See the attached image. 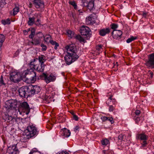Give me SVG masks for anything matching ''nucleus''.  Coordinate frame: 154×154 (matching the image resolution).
Returning <instances> with one entry per match:
<instances>
[{
  "label": "nucleus",
  "mask_w": 154,
  "mask_h": 154,
  "mask_svg": "<svg viewBox=\"0 0 154 154\" xmlns=\"http://www.w3.org/2000/svg\"><path fill=\"white\" fill-rule=\"evenodd\" d=\"M17 100L11 99L6 102L5 106L7 109H12L16 108L17 107Z\"/></svg>",
  "instance_id": "6e6552de"
},
{
  "label": "nucleus",
  "mask_w": 154,
  "mask_h": 154,
  "mask_svg": "<svg viewBox=\"0 0 154 154\" xmlns=\"http://www.w3.org/2000/svg\"><path fill=\"white\" fill-rule=\"evenodd\" d=\"M26 134L27 138L33 137L38 134V131L35 125L33 124H29L25 131Z\"/></svg>",
  "instance_id": "20e7f679"
},
{
  "label": "nucleus",
  "mask_w": 154,
  "mask_h": 154,
  "mask_svg": "<svg viewBox=\"0 0 154 154\" xmlns=\"http://www.w3.org/2000/svg\"><path fill=\"white\" fill-rule=\"evenodd\" d=\"M140 113V112L139 110H137L135 112L136 116H138Z\"/></svg>",
  "instance_id": "603ef678"
},
{
  "label": "nucleus",
  "mask_w": 154,
  "mask_h": 154,
  "mask_svg": "<svg viewBox=\"0 0 154 154\" xmlns=\"http://www.w3.org/2000/svg\"><path fill=\"white\" fill-rule=\"evenodd\" d=\"M41 90L40 87L32 85L23 86L19 88L18 92L21 97L27 98L38 94Z\"/></svg>",
  "instance_id": "f03ea898"
},
{
  "label": "nucleus",
  "mask_w": 154,
  "mask_h": 154,
  "mask_svg": "<svg viewBox=\"0 0 154 154\" xmlns=\"http://www.w3.org/2000/svg\"><path fill=\"white\" fill-rule=\"evenodd\" d=\"M37 35L38 38L35 37L32 39V41L31 42L28 41L29 42L27 43V45H30L29 44L31 43L32 45L35 46L39 45L41 42V38H42L44 35L42 32H38L37 33Z\"/></svg>",
  "instance_id": "0eeeda50"
},
{
  "label": "nucleus",
  "mask_w": 154,
  "mask_h": 154,
  "mask_svg": "<svg viewBox=\"0 0 154 154\" xmlns=\"http://www.w3.org/2000/svg\"><path fill=\"white\" fill-rule=\"evenodd\" d=\"M5 115L6 116H7V117L6 118L7 119V120L8 122H10L12 120L14 121V120L16 121V118L13 117L11 116H9L8 115L7 116L6 114H5Z\"/></svg>",
  "instance_id": "2f4dec72"
},
{
  "label": "nucleus",
  "mask_w": 154,
  "mask_h": 154,
  "mask_svg": "<svg viewBox=\"0 0 154 154\" xmlns=\"http://www.w3.org/2000/svg\"><path fill=\"white\" fill-rule=\"evenodd\" d=\"M67 54L64 57V60L66 64L69 65L76 61L79 57L77 54V50L75 45L71 44L66 45L65 47Z\"/></svg>",
  "instance_id": "f257e3e1"
},
{
  "label": "nucleus",
  "mask_w": 154,
  "mask_h": 154,
  "mask_svg": "<svg viewBox=\"0 0 154 154\" xmlns=\"http://www.w3.org/2000/svg\"><path fill=\"white\" fill-rule=\"evenodd\" d=\"M57 154H69L66 151H62L60 153H58Z\"/></svg>",
  "instance_id": "5fc2aeb1"
},
{
  "label": "nucleus",
  "mask_w": 154,
  "mask_h": 154,
  "mask_svg": "<svg viewBox=\"0 0 154 154\" xmlns=\"http://www.w3.org/2000/svg\"><path fill=\"white\" fill-rule=\"evenodd\" d=\"M112 35L115 39H119L120 38L122 35V32L120 30H113L112 33Z\"/></svg>",
  "instance_id": "dca6fc26"
},
{
  "label": "nucleus",
  "mask_w": 154,
  "mask_h": 154,
  "mask_svg": "<svg viewBox=\"0 0 154 154\" xmlns=\"http://www.w3.org/2000/svg\"><path fill=\"white\" fill-rule=\"evenodd\" d=\"M79 8H78V9L77 10H78V12H79V14H81L82 13H83V12H84V11L82 9H79Z\"/></svg>",
  "instance_id": "49530a36"
},
{
  "label": "nucleus",
  "mask_w": 154,
  "mask_h": 154,
  "mask_svg": "<svg viewBox=\"0 0 154 154\" xmlns=\"http://www.w3.org/2000/svg\"><path fill=\"white\" fill-rule=\"evenodd\" d=\"M24 76L26 77L27 79H29L32 82H34L36 80V73L33 69L31 68L29 69H27L26 71L24 72Z\"/></svg>",
  "instance_id": "39448f33"
},
{
  "label": "nucleus",
  "mask_w": 154,
  "mask_h": 154,
  "mask_svg": "<svg viewBox=\"0 0 154 154\" xmlns=\"http://www.w3.org/2000/svg\"><path fill=\"white\" fill-rule=\"evenodd\" d=\"M101 119L104 122L107 120L108 119V117L106 116H103L101 118Z\"/></svg>",
  "instance_id": "c03bdc74"
},
{
  "label": "nucleus",
  "mask_w": 154,
  "mask_h": 154,
  "mask_svg": "<svg viewBox=\"0 0 154 154\" xmlns=\"http://www.w3.org/2000/svg\"><path fill=\"white\" fill-rule=\"evenodd\" d=\"M68 3L69 4L72 5L73 7L76 10H78V7H77V5L74 1H69Z\"/></svg>",
  "instance_id": "a878e982"
},
{
  "label": "nucleus",
  "mask_w": 154,
  "mask_h": 154,
  "mask_svg": "<svg viewBox=\"0 0 154 154\" xmlns=\"http://www.w3.org/2000/svg\"><path fill=\"white\" fill-rule=\"evenodd\" d=\"M6 85L4 82L3 76L2 75L0 78V87L5 86Z\"/></svg>",
  "instance_id": "c85d7f7f"
},
{
  "label": "nucleus",
  "mask_w": 154,
  "mask_h": 154,
  "mask_svg": "<svg viewBox=\"0 0 154 154\" xmlns=\"http://www.w3.org/2000/svg\"><path fill=\"white\" fill-rule=\"evenodd\" d=\"M10 79L12 82L14 83H18L22 79L20 73L15 72L10 74Z\"/></svg>",
  "instance_id": "423d86ee"
},
{
  "label": "nucleus",
  "mask_w": 154,
  "mask_h": 154,
  "mask_svg": "<svg viewBox=\"0 0 154 154\" xmlns=\"http://www.w3.org/2000/svg\"><path fill=\"white\" fill-rule=\"evenodd\" d=\"M60 134L62 136H64V137H68L70 136L71 133L70 131L66 128H64L62 129L60 132Z\"/></svg>",
  "instance_id": "f3484780"
},
{
  "label": "nucleus",
  "mask_w": 154,
  "mask_h": 154,
  "mask_svg": "<svg viewBox=\"0 0 154 154\" xmlns=\"http://www.w3.org/2000/svg\"><path fill=\"white\" fill-rule=\"evenodd\" d=\"M1 5H5L6 4V3L5 2V0H1Z\"/></svg>",
  "instance_id": "864d4df0"
},
{
  "label": "nucleus",
  "mask_w": 154,
  "mask_h": 154,
  "mask_svg": "<svg viewBox=\"0 0 154 154\" xmlns=\"http://www.w3.org/2000/svg\"><path fill=\"white\" fill-rule=\"evenodd\" d=\"M107 120L110 121L111 124L113 123V118L112 117H108V119Z\"/></svg>",
  "instance_id": "a18cd8bd"
},
{
  "label": "nucleus",
  "mask_w": 154,
  "mask_h": 154,
  "mask_svg": "<svg viewBox=\"0 0 154 154\" xmlns=\"http://www.w3.org/2000/svg\"><path fill=\"white\" fill-rule=\"evenodd\" d=\"M110 32L109 28H103L101 29L99 31V34L102 36H104L106 34H108Z\"/></svg>",
  "instance_id": "aec40b11"
},
{
  "label": "nucleus",
  "mask_w": 154,
  "mask_h": 154,
  "mask_svg": "<svg viewBox=\"0 0 154 154\" xmlns=\"http://www.w3.org/2000/svg\"><path fill=\"white\" fill-rule=\"evenodd\" d=\"M74 119L75 121H78V116L75 114H74L73 116Z\"/></svg>",
  "instance_id": "8fccbe9b"
},
{
  "label": "nucleus",
  "mask_w": 154,
  "mask_h": 154,
  "mask_svg": "<svg viewBox=\"0 0 154 154\" xmlns=\"http://www.w3.org/2000/svg\"><path fill=\"white\" fill-rule=\"evenodd\" d=\"M33 4L35 7L42 10L45 7L44 0H33Z\"/></svg>",
  "instance_id": "ddd939ff"
},
{
  "label": "nucleus",
  "mask_w": 154,
  "mask_h": 154,
  "mask_svg": "<svg viewBox=\"0 0 154 154\" xmlns=\"http://www.w3.org/2000/svg\"><path fill=\"white\" fill-rule=\"evenodd\" d=\"M30 108L29 105L26 102H23L20 103L19 108V111L22 110V111L25 113L26 115H28L30 112Z\"/></svg>",
  "instance_id": "1a4fd4ad"
},
{
  "label": "nucleus",
  "mask_w": 154,
  "mask_h": 154,
  "mask_svg": "<svg viewBox=\"0 0 154 154\" xmlns=\"http://www.w3.org/2000/svg\"><path fill=\"white\" fill-rule=\"evenodd\" d=\"M41 47L42 48V51H46L47 48V46L44 45L43 43H42L41 45Z\"/></svg>",
  "instance_id": "ea45409f"
},
{
  "label": "nucleus",
  "mask_w": 154,
  "mask_h": 154,
  "mask_svg": "<svg viewBox=\"0 0 154 154\" xmlns=\"http://www.w3.org/2000/svg\"><path fill=\"white\" fill-rule=\"evenodd\" d=\"M28 25L30 26H32L34 24H35V21L34 19V18L32 17H29V20L28 22Z\"/></svg>",
  "instance_id": "5701e85b"
},
{
  "label": "nucleus",
  "mask_w": 154,
  "mask_h": 154,
  "mask_svg": "<svg viewBox=\"0 0 154 154\" xmlns=\"http://www.w3.org/2000/svg\"><path fill=\"white\" fill-rule=\"evenodd\" d=\"M115 109V107L112 105H109V111L110 112L112 111Z\"/></svg>",
  "instance_id": "37998d69"
},
{
  "label": "nucleus",
  "mask_w": 154,
  "mask_h": 154,
  "mask_svg": "<svg viewBox=\"0 0 154 154\" xmlns=\"http://www.w3.org/2000/svg\"><path fill=\"white\" fill-rule=\"evenodd\" d=\"M66 33L68 37L70 38H72L74 36V32L70 30H67Z\"/></svg>",
  "instance_id": "cd10ccee"
},
{
  "label": "nucleus",
  "mask_w": 154,
  "mask_h": 154,
  "mask_svg": "<svg viewBox=\"0 0 154 154\" xmlns=\"http://www.w3.org/2000/svg\"><path fill=\"white\" fill-rule=\"evenodd\" d=\"M41 64H44V62L46 60L45 57V56L41 55L39 56L38 58V60Z\"/></svg>",
  "instance_id": "4be33fe9"
},
{
  "label": "nucleus",
  "mask_w": 154,
  "mask_h": 154,
  "mask_svg": "<svg viewBox=\"0 0 154 154\" xmlns=\"http://www.w3.org/2000/svg\"><path fill=\"white\" fill-rule=\"evenodd\" d=\"M148 60L145 64L148 67L154 69V53H152L148 55Z\"/></svg>",
  "instance_id": "9d476101"
},
{
  "label": "nucleus",
  "mask_w": 154,
  "mask_h": 154,
  "mask_svg": "<svg viewBox=\"0 0 154 154\" xmlns=\"http://www.w3.org/2000/svg\"><path fill=\"white\" fill-rule=\"evenodd\" d=\"M90 29L88 27L83 26L80 29V32L82 35L89 36Z\"/></svg>",
  "instance_id": "4468645a"
},
{
  "label": "nucleus",
  "mask_w": 154,
  "mask_h": 154,
  "mask_svg": "<svg viewBox=\"0 0 154 154\" xmlns=\"http://www.w3.org/2000/svg\"><path fill=\"white\" fill-rule=\"evenodd\" d=\"M38 150L35 148H33L32 149L29 154H34L35 153L37 152Z\"/></svg>",
  "instance_id": "a19ab883"
},
{
  "label": "nucleus",
  "mask_w": 154,
  "mask_h": 154,
  "mask_svg": "<svg viewBox=\"0 0 154 154\" xmlns=\"http://www.w3.org/2000/svg\"><path fill=\"white\" fill-rule=\"evenodd\" d=\"M33 17L34 18L35 20L36 19L35 21V25L37 26H39L41 24V18L42 17V15L41 13H35L33 14Z\"/></svg>",
  "instance_id": "2eb2a0df"
},
{
  "label": "nucleus",
  "mask_w": 154,
  "mask_h": 154,
  "mask_svg": "<svg viewBox=\"0 0 154 154\" xmlns=\"http://www.w3.org/2000/svg\"><path fill=\"white\" fill-rule=\"evenodd\" d=\"M134 120H135L136 122L137 123V122L139 121L140 120V119L138 117H135L134 118Z\"/></svg>",
  "instance_id": "6e6d98bb"
},
{
  "label": "nucleus",
  "mask_w": 154,
  "mask_h": 154,
  "mask_svg": "<svg viewBox=\"0 0 154 154\" xmlns=\"http://www.w3.org/2000/svg\"><path fill=\"white\" fill-rule=\"evenodd\" d=\"M52 45H54V48L55 50L57 49L58 47L59 46V45L58 43L56 42L54 40H50L49 42Z\"/></svg>",
  "instance_id": "393cba45"
},
{
  "label": "nucleus",
  "mask_w": 154,
  "mask_h": 154,
  "mask_svg": "<svg viewBox=\"0 0 154 154\" xmlns=\"http://www.w3.org/2000/svg\"><path fill=\"white\" fill-rule=\"evenodd\" d=\"M38 58L31 60L29 65L31 69H35L38 72H42L44 70L45 66L44 64H40L37 66Z\"/></svg>",
  "instance_id": "7ed1b4c3"
},
{
  "label": "nucleus",
  "mask_w": 154,
  "mask_h": 154,
  "mask_svg": "<svg viewBox=\"0 0 154 154\" xmlns=\"http://www.w3.org/2000/svg\"><path fill=\"white\" fill-rule=\"evenodd\" d=\"M13 14L14 16L16 15L17 13L19 11V8L17 6H16L13 10Z\"/></svg>",
  "instance_id": "bb28decb"
},
{
  "label": "nucleus",
  "mask_w": 154,
  "mask_h": 154,
  "mask_svg": "<svg viewBox=\"0 0 154 154\" xmlns=\"http://www.w3.org/2000/svg\"><path fill=\"white\" fill-rule=\"evenodd\" d=\"M35 31L34 30H31V33L29 35V38H33L35 35Z\"/></svg>",
  "instance_id": "58836bf2"
},
{
  "label": "nucleus",
  "mask_w": 154,
  "mask_h": 154,
  "mask_svg": "<svg viewBox=\"0 0 154 154\" xmlns=\"http://www.w3.org/2000/svg\"><path fill=\"white\" fill-rule=\"evenodd\" d=\"M71 114H72V115L73 116L74 114H75L74 112H71Z\"/></svg>",
  "instance_id": "e2e57ef3"
},
{
  "label": "nucleus",
  "mask_w": 154,
  "mask_h": 154,
  "mask_svg": "<svg viewBox=\"0 0 154 154\" xmlns=\"http://www.w3.org/2000/svg\"><path fill=\"white\" fill-rule=\"evenodd\" d=\"M5 39V37L4 35L2 34H0V44L2 45Z\"/></svg>",
  "instance_id": "f704fd0d"
},
{
  "label": "nucleus",
  "mask_w": 154,
  "mask_h": 154,
  "mask_svg": "<svg viewBox=\"0 0 154 154\" xmlns=\"http://www.w3.org/2000/svg\"><path fill=\"white\" fill-rule=\"evenodd\" d=\"M41 77L42 79H44L47 84L51 82L54 81L56 79L55 75L52 74L48 76L46 74L43 73L41 76Z\"/></svg>",
  "instance_id": "9b49d317"
},
{
  "label": "nucleus",
  "mask_w": 154,
  "mask_h": 154,
  "mask_svg": "<svg viewBox=\"0 0 154 154\" xmlns=\"http://www.w3.org/2000/svg\"><path fill=\"white\" fill-rule=\"evenodd\" d=\"M141 14L143 17H146L147 14V13L143 12Z\"/></svg>",
  "instance_id": "3c124183"
},
{
  "label": "nucleus",
  "mask_w": 154,
  "mask_h": 154,
  "mask_svg": "<svg viewBox=\"0 0 154 154\" xmlns=\"http://www.w3.org/2000/svg\"><path fill=\"white\" fill-rule=\"evenodd\" d=\"M124 135L122 134L119 135L118 136V139L119 140H122L123 139Z\"/></svg>",
  "instance_id": "09e8293b"
},
{
  "label": "nucleus",
  "mask_w": 154,
  "mask_h": 154,
  "mask_svg": "<svg viewBox=\"0 0 154 154\" xmlns=\"http://www.w3.org/2000/svg\"><path fill=\"white\" fill-rule=\"evenodd\" d=\"M79 126L78 125L76 126L74 128V130L76 132L77 131H79Z\"/></svg>",
  "instance_id": "de8ad7c7"
},
{
  "label": "nucleus",
  "mask_w": 154,
  "mask_h": 154,
  "mask_svg": "<svg viewBox=\"0 0 154 154\" xmlns=\"http://www.w3.org/2000/svg\"><path fill=\"white\" fill-rule=\"evenodd\" d=\"M101 143L102 145L106 146L109 143V141L107 139H105L101 140Z\"/></svg>",
  "instance_id": "473e14b6"
},
{
  "label": "nucleus",
  "mask_w": 154,
  "mask_h": 154,
  "mask_svg": "<svg viewBox=\"0 0 154 154\" xmlns=\"http://www.w3.org/2000/svg\"><path fill=\"white\" fill-rule=\"evenodd\" d=\"M109 151L108 150L107 151H106L105 150H103V153H104V154H107L109 153Z\"/></svg>",
  "instance_id": "13d9d810"
},
{
  "label": "nucleus",
  "mask_w": 154,
  "mask_h": 154,
  "mask_svg": "<svg viewBox=\"0 0 154 154\" xmlns=\"http://www.w3.org/2000/svg\"><path fill=\"white\" fill-rule=\"evenodd\" d=\"M112 96H111L107 100L106 102V104L108 105H109L112 104H114L116 103V100L114 98H112Z\"/></svg>",
  "instance_id": "412c9836"
},
{
  "label": "nucleus",
  "mask_w": 154,
  "mask_h": 154,
  "mask_svg": "<svg viewBox=\"0 0 154 154\" xmlns=\"http://www.w3.org/2000/svg\"><path fill=\"white\" fill-rule=\"evenodd\" d=\"M94 7V2L91 1L87 5V7L89 9H92Z\"/></svg>",
  "instance_id": "7c9ffc66"
},
{
  "label": "nucleus",
  "mask_w": 154,
  "mask_h": 154,
  "mask_svg": "<svg viewBox=\"0 0 154 154\" xmlns=\"http://www.w3.org/2000/svg\"><path fill=\"white\" fill-rule=\"evenodd\" d=\"M111 28L113 30H117L116 29L118 27V24L115 23H112L110 25Z\"/></svg>",
  "instance_id": "e433bc0d"
},
{
  "label": "nucleus",
  "mask_w": 154,
  "mask_h": 154,
  "mask_svg": "<svg viewBox=\"0 0 154 154\" xmlns=\"http://www.w3.org/2000/svg\"><path fill=\"white\" fill-rule=\"evenodd\" d=\"M2 23L4 25L9 24L10 23V20L9 18L6 20H2Z\"/></svg>",
  "instance_id": "c756f323"
},
{
  "label": "nucleus",
  "mask_w": 154,
  "mask_h": 154,
  "mask_svg": "<svg viewBox=\"0 0 154 154\" xmlns=\"http://www.w3.org/2000/svg\"><path fill=\"white\" fill-rule=\"evenodd\" d=\"M23 34L25 35H26L28 34V32L27 31H26V30H23Z\"/></svg>",
  "instance_id": "bf43d9fd"
},
{
  "label": "nucleus",
  "mask_w": 154,
  "mask_h": 154,
  "mask_svg": "<svg viewBox=\"0 0 154 154\" xmlns=\"http://www.w3.org/2000/svg\"><path fill=\"white\" fill-rule=\"evenodd\" d=\"M148 75L149 78H152L153 76V73L152 72L149 71L148 72Z\"/></svg>",
  "instance_id": "79ce46f5"
},
{
  "label": "nucleus",
  "mask_w": 154,
  "mask_h": 154,
  "mask_svg": "<svg viewBox=\"0 0 154 154\" xmlns=\"http://www.w3.org/2000/svg\"><path fill=\"white\" fill-rule=\"evenodd\" d=\"M19 151L17 148L16 145L10 146L8 147L5 154H19Z\"/></svg>",
  "instance_id": "f8f14e48"
},
{
  "label": "nucleus",
  "mask_w": 154,
  "mask_h": 154,
  "mask_svg": "<svg viewBox=\"0 0 154 154\" xmlns=\"http://www.w3.org/2000/svg\"><path fill=\"white\" fill-rule=\"evenodd\" d=\"M137 38L136 37H133V36H131L130 38H128L126 40L127 43H130L132 41L136 39Z\"/></svg>",
  "instance_id": "72a5a7b5"
},
{
  "label": "nucleus",
  "mask_w": 154,
  "mask_h": 154,
  "mask_svg": "<svg viewBox=\"0 0 154 154\" xmlns=\"http://www.w3.org/2000/svg\"><path fill=\"white\" fill-rule=\"evenodd\" d=\"M76 38L80 42H84L85 41L84 39L80 35H77L76 36Z\"/></svg>",
  "instance_id": "c9c22d12"
},
{
  "label": "nucleus",
  "mask_w": 154,
  "mask_h": 154,
  "mask_svg": "<svg viewBox=\"0 0 154 154\" xmlns=\"http://www.w3.org/2000/svg\"><path fill=\"white\" fill-rule=\"evenodd\" d=\"M147 143L146 140L143 141L141 143V146H140L141 149H143L145 147H146L147 145Z\"/></svg>",
  "instance_id": "4c0bfd02"
},
{
  "label": "nucleus",
  "mask_w": 154,
  "mask_h": 154,
  "mask_svg": "<svg viewBox=\"0 0 154 154\" xmlns=\"http://www.w3.org/2000/svg\"><path fill=\"white\" fill-rule=\"evenodd\" d=\"M13 11H10V14L11 15L13 16Z\"/></svg>",
  "instance_id": "052dcab7"
},
{
  "label": "nucleus",
  "mask_w": 154,
  "mask_h": 154,
  "mask_svg": "<svg viewBox=\"0 0 154 154\" xmlns=\"http://www.w3.org/2000/svg\"><path fill=\"white\" fill-rule=\"evenodd\" d=\"M94 16L91 15L86 18L85 22L88 24H93L95 23V20L94 17Z\"/></svg>",
  "instance_id": "a211bd4d"
},
{
  "label": "nucleus",
  "mask_w": 154,
  "mask_h": 154,
  "mask_svg": "<svg viewBox=\"0 0 154 154\" xmlns=\"http://www.w3.org/2000/svg\"><path fill=\"white\" fill-rule=\"evenodd\" d=\"M136 137L137 139L143 140H146L148 137V136L144 132H142L140 134H138Z\"/></svg>",
  "instance_id": "6ab92c4d"
},
{
  "label": "nucleus",
  "mask_w": 154,
  "mask_h": 154,
  "mask_svg": "<svg viewBox=\"0 0 154 154\" xmlns=\"http://www.w3.org/2000/svg\"><path fill=\"white\" fill-rule=\"evenodd\" d=\"M44 37V41L45 42L47 43H48L49 42H50V40H51L50 39L51 38V36L48 35H46L45 36H43Z\"/></svg>",
  "instance_id": "b1692460"
},
{
  "label": "nucleus",
  "mask_w": 154,
  "mask_h": 154,
  "mask_svg": "<svg viewBox=\"0 0 154 154\" xmlns=\"http://www.w3.org/2000/svg\"><path fill=\"white\" fill-rule=\"evenodd\" d=\"M102 48V45H99L97 47V49L98 50H100V49L101 48Z\"/></svg>",
  "instance_id": "4d7b16f0"
},
{
  "label": "nucleus",
  "mask_w": 154,
  "mask_h": 154,
  "mask_svg": "<svg viewBox=\"0 0 154 154\" xmlns=\"http://www.w3.org/2000/svg\"><path fill=\"white\" fill-rule=\"evenodd\" d=\"M30 28L28 29L27 30H26L28 32L30 31Z\"/></svg>",
  "instance_id": "680f3d73"
}]
</instances>
